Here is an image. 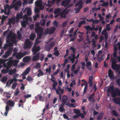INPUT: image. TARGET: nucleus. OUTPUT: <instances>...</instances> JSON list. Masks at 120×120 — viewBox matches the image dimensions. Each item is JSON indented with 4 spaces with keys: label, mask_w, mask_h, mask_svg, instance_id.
<instances>
[{
    "label": "nucleus",
    "mask_w": 120,
    "mask_h": 120,
    "mask_svg": "<svg viewBox=\"0 0 120 120\" xmlns=\"http://www.w3.org/2000/svg\"><path fill=\"white\" fill-rule=\"evenodd\" d=\"M107 91L108 96H110L109 92L111 93V96L113 97L120 96V90L118 89H116L114 90V88L112 86L110 87L108 89Z\"/></svg>",
    "instance_id": "nucleus-1"
},
{
    "label": "nucleus",
    "mask_w": 120,
    "mask_h": 120,
    "mask_svg": "<svg viewBox=\"0 0 120 120\" xmlns=\"http://www.w3.org/2000/svg\"><path fill=\"white\" fill-rule=\"evenodd\" d=\"M71 11V10H69L67 11V8L63 10L62 9L59 8L55 10L54 11V13L57 15H60V17L62 18H65L66 15Z\"/></svg>",
    "instance_id": "nucleus-2"
},
{
    "label": "nucleus",
    "mask_w": 120,
    "mask_h": 120,
    "mask_svg": "<svg viewBox=\"0 0 120 120\" xmlns=\"http://www.w3.org/2000/svg\"><path fill=\"white\" fill-rule=\"evenodd\" d=\"M39 25V22H36V23L35 26L36 27L35 28V31L37 34V39L41 38L43 31V29L42 28L38 27Z\"/></svg>",
    "instance_id": "nucleus-3"
},
{
    "label": "nucleus",
    "mask_w": 120,
    "mask_h": 120,
    "mask_svg": "<svg viewBox=\"0 0 120 120\" xmlns=\"http://www.w3.org/2000/svg\"><path fill=\"white\" fill-rule=\"evenodd\" d=\"M116 52H115L113 53V56L112 55L111 56V59L112 68L114 70H117V68L116 64L117 61L116 59L117 58V57L116 56Z\"/></svg>",
    "instance_id": "nucleus-4"
},
{
    "label": "nucleus",
    "mask_w": 120,
    "mask_h": 120,
    "mask_svg": "<svg viewBox=\"0 0 120 120\" xmlns=\"http://www.w3.org/2000/svg\"><path fill=\"white\" fill-rule=\"evenodd\" d=\"M93 37H94V38H93L92 40V45L94 47H95L97 46V45L96 44V42L97 41L96 40L98 39V35L96 34L94 32H92L90 36L91 38H92Z\"/></svg>",
    "instance_id": "nucleus-5"
},
{
    "label": "nucleus",
    "mask_w": 120,
    "mask_h": 120,
    "mask_svg": "<svg viewBox=\"0 0 120 120\" xmlns=\"http://www.w3.org/2000/svg\"><path fill=\"white\" fill-rule=\"evenodd\" d=\"M15 3H12L10 5V8H14L15 10H18L19 8V6H21L22 3L20 1H19L16 2L15 4Z\"/></svg>",
    "instance_id": "nucleus-6"
},
{
    "label": "nucleus",
    "mask_w": 120,
    "mask_h": 120,
    "mask_svg": "<svg viewBox=\"0 0 120 120\" xmlns=\"http://www.w3.org/2000/svg\"><path fill=\"white\" fill-rule=\"evenodd\" d=\"M23 20H21L20 23L22 26L24 27L26 26V24H29L28 22V17L26 14L23 16Z\"/></svg>",
    "instance_id": "nucleus-7"
},
{
    "label": "nucleus",
    "mask_w": 120,
    "mask_h": 120,
    "mask_svg": "<svg viewBox=\"0 0 120 120\" xmlns=\"http://www.w3.org/2000/svg\"><path fill=\"white\" fill-rule=\"evenodd\" d=\"M82 1V0H80L75 5V7H77L75 9V10L76 11L75 13L78 12L80 9L82 8V5L83 4Z\"/></svg>",
    "instance_id": "nucleus-8"
},
{
    "label": "nucleus",
    "mask_w": 120,
    "mask_h": 120,
    "mask_svg": "<svg viewBox=\"0 0 120 120\" xmlns=\"http://www.w3.org/2000/svg\"><path fill=\"white\" fill-rule=\"evenodd\" d=\"M13 59L12 57H10L9 58V62L7 63V64L10 65L11 64H12L15 66H17L18 63L19 62V60H12Z\"/></svg>",
    "instance_id": "nucleus-9"
},
{
    "label": "nucleus",
    "mask_w": 120,
    "mask_h": 120,
    "mask_svg": "<svg viewBox=\"0 0 120 120\" xmlns=\"http://www.w3.org/2000/svg\"><path fill=\"white\" fill-rule=\"evenodd\" d=\"M7 38L10 39L11 42L14 44H16L17 43L16 40V36L15 34H11V33H10V35L7 36Z\"/></svg>",
    "instance_id": "nucleus-10"
},
{
    "label": "nucleus",
    "mask_w": 120,
    "mask_h": 120,
    "mask_svg": "<svg viewBox=\"0 0 120 120\" xmlns=\"http://www.w3.org/2000/svg\"><path fill=\"white\" fill-rule=\"evenodd\" d=\"M32 45V42H30L29 39L26 40L24 46V48L25 49L30 48Z\"/></svg>",
    "instance_id": "nucleus-11"
},
{
    "label": "nucleus",
    "mask_w": 120,
    "mask_h": 120,
    "mask_svg": "<svg viewBox=\"0 0 120 120\" xmlns=\"http://www.w3.org/2000/svg\"><path fill=\"white\" fill-rule=\"evenodd\" d=\"M71 0H65L62 2L61 4L65 7H67L68 8H69L73 5L72 4H69Z\"/></svg>",
    "instance_id": "nucleus-12"
},
{
    "label": "nucleus",
    "mask_w": 120,
    "mask_h": 120,
    "mask_svg": "<svg viewBox=\"0 0 120 120\" xmlns=\"http://www.w3.org/2000/svg\"><path fill=\"white\" fill-rule=\"evenodd\" d=\"M42 2L41 0H37L35 3V4L36 6L40 8V10H42L43 9L44 7L42 6Z\"/></svg>",
    "instance_id": "nucleus-13"
},
{
    "label": "nucleus",
    "mask_w": 120,
    "mask_h": 120,
    "mask_svg": "<svg viewBox=\"0 0 120 120\" xmlns=\"http://www.w3.org/2000/svg\"><path fill=\"white\" fill-rule=\"evenodd\" d=\"M4 68L1 70V72L2 73H6L8 72L9 71V69L8 68H10L11 67V65H9L8 64L7 65H6L5 64H3Z\"/></svg>",
    "instance_id": "nucleus-14"
},
{
    "label": "nucleus",
    "mask_w": 120,
    "mask_h": 120,
    "mask_svg": "<svg viewBox=\"0 0 120 120\" xmlns=\"http://www.w3.org/2000/svg\"><path fill=\"white\" fill-rule=\"evenodd\" d=\"M28 53V52H25L23 53L20 52L16 54V57L17 59H20L23 56L27 54Z\"/></svg>",
    "instance_id": "nucleus-15"
},
{
    "label": "nucleus",
    "mask_w": 120,
    "mask_h": 120,
    "mask_svg": "<svg viewBox=\"0 0 120 120\" xmlns=\"http://www.w3.org/2000/svg\"><path fill=\"white\" fill-rule=\"evenodd\" d=\"M10 50L6 52L5 54L2 55V57L3 58H7L9 55H10L11 53V51L12 50V48H10Z\"/></svg>",
    "instance_id": "nucleus-16"
},
{
    "label": "nucleus",
    "mask_w": 120,
    "mask_h": 120,
    "mask_svg": "<svg viewBox=\"0 0 120 120\" xmlns=\"http://www.w3.org/2000/svg\"><path fill=\"white\" fill-rule=\"evenodd\" d=\"M75 56L74 54H71L70 56L68 57V60L71 61L72 63H74L75 61Z\"/></svg>",
    "instance_id": "nucleus-17"
},
{
    "label": "nucleus",
    "mask_w": 120,
    "mask_h": 120,
    "mask_svg": "<svg viewBox=\"0 0 120 120\" xmlns=\"http://www.w3.org/2000/svg\"><path fill=\"white\" fill-rule=\"evenodd\" d=\"M40 50V48L39 46H37L34 45L32 49V50L33 54H35Z\"/></svg>",
    "instance_id": "nucleus-18"
},
{
    "label": "nucleus",
    "mask_w": 120,
    "mask_h": 120,
    "mask_svg": "<svg viewBox=\"0 0 120 120\" xmlns=\"http://www.w3.org/2000/svg\"><path fill=\"white\" fill-rule=\"evenodd\" d=\"M30 70V67H28L25 70L24 72H23L20 75L21 76H25L28 74Z\"/></svg>",
    "instance_id": "nucleus-19"
},
{
    "label": "nucleus",
    "mask_w": 120,
    "mask_h": 120,
    "mask_svg": "<svg viewBox=\"0 0 120 120\" xmlns=\"http://www.w3.org/2000/svg\"><path fill=\"white\" fill-rule=\"evenodd\" d=\"M15 104V102L11 100L8 101L6 103V105L12 107L14 106Z\"/></svg>",
    "instance_id": "nucleus-20"
},
{
    "label": "nucleus",
    "mask_w": 120,
    "mask_h": 120,
    "mask_svg": "<svg viewBox=\"0 0 120 120\" xmlns=\"http://www.w3.org/2000/svg\"><path fill=\"white\" fill-rule=\"evenodd\" d=\"M21 12V13L20 14L19 13H18L17 14L16 16V20L17 22H18L19 21V19H21L22 17V12Z\"/></svg>",
    "instance_id": "nucleus-21"
},
{
    "label": "nucleus",
    "mask_w": 120,
    "mask_h": 120,
    "mask_svg": "<svg viewBox=\"0 0 120 120\" xmlns=\"http://www.w3.org/2000/svg\"><path fill=\"white\" fill-rule=\"evenodd\" d=\"M84 27L87 30L86 32V34H87V37H89V36L87 34H88V32H89V31H88V30H89L91 31H93L92 29V27L89 25L84 26Z\"/></svg>",
    "instance_id": "nucleus-22"
},
{
    "label": "nucleus",
    "mask_w": 120,
    "mask_h": 120,
    "mask_svg": "<svg viewBox=\"0 0 120 120\" xmlns=\"http://www.w3.org/2000/svg\"><path fill=\"white\" fill-rule=\"evenodd\" d=\"M17 81V79L15 78H14L11 80H9L6 83V85H10L14 81L16 82Z\"/></svg>",
    "instance_id": "nucleus-23"
},
{
    "label": "nucleus",
    "mask_w": 120,
    "mask_h": 120,
    "mask_svg": "<svg viewBox=\"0 0 120 120\" xmlns=\"http://www.w3.org/2000/svg\"><path fill=\"white\" fill-rule=\"evenodd\" d=\"M108 75L111 79H112L114 77V75L111 70L109 69L108 71Z\"/></svg>",
    "instance_id": "nucleus-24"
},
{
    "label": "nucleus",
    "mask_w": 120,
    "mask_h": 120,
    "mask_svg": "<svg viewBox=\"0 0 120 120\" xmlns=\"http://www.w3.org/2000/svg\"><path fill=\"white\" fill-rule=\"evenodd\" d=\"M64 104V103H62L59 106L60 107L59 108V111L61 112H63L64 111V108L63 107Z\"/></svg>",
    "instance_id": "nucleus-25"
},
{
    "label": "nucleus",
    "mask_w": 120,
    "mask_h": 120,
    "mask_svg": "<svg viewBox=\"0 0 120 120\" xmlns=\"http://www.w3.org/2000/svg\"><path fill=\"white\" fill-rule=\"evenodd\" d=\"M9 109H10L9 106L6 105L5 107V112L4 114L5 116H7V115L8 111L9 110Z\"/></svg>",
    "instance_id": "nucleus-26"
},
{
    "label": "nucleus",
    "mask_w": 120,
    "mask_h": 120,
    "mask_svg": "<svg viewBox=\"0 0 120 120\" xmlns=\"http://www.w3.org/2000/svg\"><path fill=\"white\" fill-rule=\"evenodd\" d=\"M112 100L115 103L117 104H120V97L118 98H114Z\"/></svg>",
    "instance_id": "nucleus-27"
},
{
    "label": "nucleus",
    "mask_w": 120,
    "mask_h": 120,
    "mask_svg": "<svg viewBox=\"0 0 120 120\" xmlns=\"http://www.w3.org/2000/svg\"><path fill=\"white\" fill-rule=\"evenodd\" d=\"M91 62L90 61L86 63V66L90 70H91L92 69V68L91 66Z\"/></svg>",
    "instance_id": "nucleus-28"
},
{
    "label": "nucleus",
    "mask_w": 120,
    "mask_h": 120,
    "mask_svg": "<svg viewBox=\"0 0 120 120\" xmlns=\"http://www.w3.org/2000/svg\"><path fill=\"white\" fill-rule=\"evenodd\" d=\"M15 18L14 17L9 19L8 23L9 24L12 23L14 24L15 22Z\"/></svg>",
    "instance_id": "nucleus-29"
},
{
    "label": "nucleus",
    "mask_w": 120,
    "mask_h": 120,
    "mask_svg": "<svg viewBox=\"0 0 120 120\" xmlns=\"http://www.w3.org/2000/svg\"><path fill=\"white\" fill-rule=\"evenodd\" d=\"M4 13L5 14H6L7 13V9L8 8H10V6L8 4H7L4 6Z\"/></svg>",
    "instance_id": "nucleus-30"
},
{
    "label": "nucleus",
    "mask_w": 120,
    "mask_h": 120,
    "mask_svg": "<svg viewBox=\"0 0 120 120\" xmlns=\"http://www.w3.org/2000/svg\"><path fill=\"white\" fill-rule=\"evenodd\" d=\"M101 34L103 35H105V39H106L108 37L107 34L106 32V30L105 29H104L102 30Z\"/></svg>",
    "instance_id": "nucleus-31"
},
{
    "label": "nucleus",
    "mask_w": 120,
    "mask_h": 120,
    "mask_svg": "<svg viewBox=\"0 0 120 120\" xmlns=\"http://www.w3.org/2000/svg\"><path fill=\"white\" fill-rule=\"evenodd\" d=\"M16 71V70L15 69H14L13 70H9V74L10 75H13Z\"/></svg>",
    "instance_id": "nucleus-32"
},
{
    "label": "nucleus",
    "mask_w": 120,
    "mask_h": 120,
    "mask_svg": "<svg viewBox=\"0 0 120 120\" xmlns=\"http://www.w3.org/2000/svg\"><path fill=\"white\" fill-rule=\"evenodd\" d=\"M57 82H55V83H54L52 84V90L55 89L56 91V92L57 93H58V91L57 89L56 88V86L57 85Z\"/></svg>",
    "instance_id": "nucleus-33"
},
{
    "label": "nucleus",
    "mask_w": 120,
    "mask_h": 120,
    "mask_svg": "<svg viewBox=\"0 0 120 120\" xmlns=\"http://www.w3.org/2000/svg\"><path fill=\"white\" fill-rule=\"evenodd\" d=\"M30 59L29 56H26L24 57L23 59V60L25 62H29L30 61Z\"/></svg>",
    "instance_id": "nucleus-34"
},
{
    "label": "nucleus",
    "mask_w": 120,
    "mask_h": 120,
    "mask_svg": "<svg viewBox=\"0 0 120 120\" xmlns=\"http://www.w3.org/2000/svg\"><path fill=\"white\" fill-rule=\"evenodd\" d=\"M27 12L28 15L29 16L31 15L32 14V11L30 8L28 7Z\"/></svg>",
    "instance_id": "nucleus-35"
},
{
    "label": "nucleus",
    "mask_w": 120,
    "mask_h": 120,
    "mask_svg": "<svg viewBox=\"0 0 120 120\" xmlns=\"http://www.w3.org/2000/svg\"><path fill=\"white\" fill-rule=\"evenodd\" d=\"M51 67L52 66L51 65H49V68L45 69L46 72L49 73H50L51 70Z\"/></svg>",
    "instance_id": "nucleus-36"
},
{
    "label": "nucleus",
    "mask_w": 120,
    "mask_h": 120,
    "mask_svg": "<svg viewBox=\"0 0 120 120\" xmlns=\"http://www.w3.org/2000/svg\"><path fill=\"white\" fill-rule=\"evenodd\" d=\"M39 56L38 55H37L35 56H34L33 57L32 60L34 61H36L38 59Z\"/></svg>",
    "instance_id": "nucleus-37"
},
{
    "label": "nucleus",
    "mask_w": 120,
    "mask_h": 120,
    "mask_svg": "<svg viewBox=\"0 0 120 120\" xmlns=\"http://www.w3.org/2000/svg\"><path fill=\"white\" fill-rule=\"evenodd\" d=\"M55 30V27H52L50 29V30L49 31V34H51Z\"/></svg>",
    "instance_id": "nucleus-38"
},
{
    "label": "nucleus",
    "mask_w": 120,
    "mask_h": 120,
    "mask_svg": "<svg viewBox=\"0 0 120 120\" xmlns=\"http://www.w3.org/2000/svg\"><path fill=\"white\" fill-rule=\"evenodd\" d=\"M67 96H64L63 97V99L62 100V102L64 104H65L66 102V101L67 100Z\"/></svg>",
    "instance_id": "nucleus-39"
},
{
    "label": "nucleus",
    "mask_w": 120,
    "mask_h": 120,
    "mask_svg": "<svg viewBox=\"0 0 120 120\" xmlns=\"http://www.w3.org/2000/svg\"><path fill=\"white\" fill-rule=\"evenodd\" d=\"M35 37V33H32L30 36V38L31 40H34Z\"/></svg>",
    "instance_id": "nucleus-40"
},
{
    "label": "nucleus",
    "mask_w": 120,
    "mask_h": 120,
    "mask_svg": "<svg viewBox=\"0 0 120 120\" xmlns=\"http://www.w3.org/2000/svg\"><path fill=\"white\" fill-rule=\"evenodd\" d=\"M8 18L7 16H5L4 15L2 16V18L1 19V24H3V22L6 20V19Z\"/></svg>",
    "instance_id": "nucleus-41"
},
{
    "label": "nucleus",
    "mask_w": 120,
    "mask_h": 120,
    "mask_svg": "<svg viewBox=\"0 0 120 120\" xmlns=\"http://www.w3.org/2000/svg\"><path fill=\"white\" fill-rule=\"evenodd\" d=\"M39 98L40 100L42 101H44L42 100V98L40 95H38L35 97V98L36 100H38V98Z\"/></svg>",
    "instance_id": "nucleus-42"
},
{
    "label": "nucleus",
    "mask_w": 120,
    "mask_h": 120,
    "mask_svg": "<svg viewBox=\"0 0 120 120\" xmlns=\"http://www.w3.org/2000/svg\"><path fill=\"white\" fill-rule=\"evenodd\" d=\"M39 72L37 76L38 77L43 75H44L43 73L40 70H39Z\"/></svg>",
    "instance_id": "nucleus-43"
},
{
    "label": "nucleus",
    "mask_w": 120,
    "mask_h": 120,
    "mask_svg": "<svg viewBox=\"0 0 120 120\" xmlns=\"http://www.w3.org/2000/svg\"><path fill=\"white\" fill-rule=\"evenodd\" d=\"M57 90L58 93H57V94H60L59 91L61 92V93H62L63 92V89H62L61 88L60 86L58 87V89Z\"/></svg>",
    "instance_id": "nucleus-44"
},
{
    "label": "nucleus",
    "mask_w": 120,
    "mask_h": 120,
    "mask_svg": "<svg viewBox=\"0 0 120 120\" xmlns=\"http://www.w3.org/2000/svg\"><path fill=\"white\" fill-rule=\"evenodd\" d=\"M40 24L41 25L44 26L45 25V21L44 19H42L40 21Z\"/></svg>",
    "instance_id": "nucleus-45"
},
{
    "label": "nucleus",
    "mask_w": 120,
    "mask_h": 120,
    "mask_svg": "<svg viewBox=\"0 0 120 120\" xmlns=\"http://www.w3.org/2000/svg\"><path fill=\"white\" fill-rule=\"evenodd\" d=\"M8 78L7 77L5 76L2 78L0 81L2 82H5L7 80Z\"/></svg>",
    "instance_id": "nucleus-46"
},
{
    "label": "nucleus",
    "mask_w": 120,
    "mask_h": 120,
    "mask_svg": "<svg viewBox=\"0 0 120 120\" xmlns=\"http://www.w3.org/2000/svg\"><path fill=\"white\" fill-rule=\"evenodd\" d=\"M99 22V20L98 19H93L92 22L93 24L96 23L98 24Z\"/></svg>",
    "instance_id": "nucleus-47"
},
{
    "label": "nucleus",
    "mask_w": 120,
    "mask_h": 120,
    "mask_svg": "<svg viewBox=\"0 0 120 120\" xmlns=\"http://www.w3.org/2000/svg\"><path fill=\"white\" fill-rule=\"evenodd\" d=\"M111 113L114 116H120L118 114H117L115 110H113L111 111Z\"/></svg>",
    "instance_id": "nucleus-48"
},
{
    "label": "nucleus",
    "mask_w": 120,
    "mask_h": 120,
    "mask_svg": "<svg viewBox=\"0 0 120 120\" xmlns=\"http://www.w3.org/2000/svg\"><path fill=\"white\" fill-rule=\"evenodd\" d=\"M73 112L77 114H79L80 112L79 110L77 109H74L73 110Z\"/></svg>",
    "instance_id": "nucleus-49"
},
{
    "label": "nucleus",
    "mask_w": 120,
    "mask_h": 120,
    "mask_svg": "<svg viewBox=\"0 0 120 120\" xmlns=\"http://www.w3.org/2000/svg\"><path fill=\"white\" fill-rule=\"evenodd\" d=\"M39 16V15L38 14H37L36 15H34L33 16V19L34 20H36L38 18Z\"/></svg>",
    "instance_id": "nucleus-50"
},
{
    "label": "nucleus",
    "mask_w": 120,
    "mask_h": 120,
    "mask_svg": "<svg viewBox=\"0 0 120 120\" xmlns=\"http://www.w3.org/2000/svg\"><path fill=\"white\" fill-rule=\"evenodd\" d=\"M76 67V65L75 64H73L71 68V71H72L74 70Z\"/></svg>",
    "instance_id": "nucleus-51"
},
{
    "label": "nucleus",
    "mask_w": 120,
    "mask_h": 120,
    "mask_svg": "<svg viewBox=\"0 0 120 120\" xmlns=\"http://www.w3.org/2000/svg\"><path fill=\"white\" fill-rule=\"evenodd\" d=\"M60 0H52L51 1V3L53 4H54L56 2V3L58 4Z\"/></svg>",
    "instance_id": "nucleus-52"
},
{
    "label": "nucleus",
    "mask_w": 120,
    "mask_h": 120,
    "mask_svg": "<svg viewBox=\"0 0 120 120\" xmlns=\"http://www.w3.org/2000/svg\"><path fill=\"white\" fill-rule=\"evenodd\" d=\"M7 61L6 59H0V64H1L4 63Z\"/></svg>",
    "instance_id": "nucleus-53"
},
{
    "label": "nucleus",
    "mask_w": 120,
    "mask_h": 120,
    "mask_svg": "<svg viewBox=\"0 0 120 120\" xmlns=\"http://www.w3.org/2000/svg\"><path fill=\"white\" fill-rule=\"evenodd\" d=\"M18 83H15L12 85L11 87L13 89H14L17 86Z\"/></svg>",
    "instance_id": "nucleus-54"
},
{
    "label": "nucleus",
    "mask_w": 120,
    "mask_h": 120,
    "mask_svg": "<svg viewBox=\"0 0 120 120\" xmlns=\"http://www.w3.org/2000/svg\"><path fill=\"white\" fill-rule=\"evenodd\" d=\"M103 113H101L100 115L98 116V120L101 119L103 116Z\"/></svg>",
    "instance_id": "nucleus-55"
},
{
    "label": "nucleus",
    "mask_w": 120,
    "mask_h": 120,
    "mask_svg": "<svg viewBox=\"0 0 120 120\" xmlns=\"http://www.w3.org/2000/svg\"><path fill=\"white\" fill-rule=\"evenodd\" d=\"M105 26L107 30L109 31L110 30L111 28L110 27V25L109 24H106Z\"/></svg>",
    "instance_id": "nucleus-56"
},
{
    "label": "nucleus",
    "mask_w": 120,
    "mask_h": 120,
    "mask_svg": "<svg viewBox=\"0 0 120 120\" xmlns=\"http://www.w3.org/2000/svg\"><path fill=\"white\" fill-rule=\"evenodd\" d=\"M87 83H86L85 84V87L84 90V92L85 93L87 91Z\"/></svg>",
    "instance_id": "nucleus-57"
},
{
    "label": "nucleus",
    "mask_w": 120,
    "mask_h": 120,
    "mask_svg": "<svg viewBox=\"0 0 120 120\" xmlns=\"http://www.w3.org/2000/svg\"><path fill=\"white\" fill-rule=\"evenodd\" d=\"M94 95V94H92L89 98V100L90 101L92 100L93 98V96Z\"/></svg>",
    "instance_id": "nucleus-58"
},
{
    "label": "nucleus",
    "mask_w": 120,
    "mask_h": 120,
    "mask_svg": "<svg viewBox=\"0 0 120 120\" xmlns=\"http://www.w3.org/2000/svg\"><path fill=\"white\" fill-rule=\"evenodd\" d=\"M49 28H47L45 31L44 32V34L45 35H46L48 34H49Z\"/></svg>",
    "instance_id": "nucleus-59"
},
{
    "label": "nucleus",
    "mask_w": 120,
    "mask_h": 120,
    "mask_svg": "<svg viewBox=\"0 0 120 120\" xmlns=\"http://www.w3.org/2000/svg\"><path fill=\"white\" fill-rule=\"evenodd\" d=\"M18 35V38L19 39H20L21 38V35L20 34L19 32L18 31L17 32Z\"/></svg>",
    "instance_id": "nucleus-60"
},
{
    "label": "nucleus",
    "mask_w": 120,
    "mask_h": 120,
    "mask_svg": "<svg viewBox=\"0 0 120 120\" xmlns=\"http://www.w3.org/2000/svg\"><path fill=\"white\" fill-rule=\"evenodd\" d=\"M75 84L76 83L75 81H72V82H71L70 84V86L71 87H73V85H75Z\"/></svg>",
    "instance_id": "nucleus-61"
},
{
    "label": "nucleus",
    "mask_w": 120,
    "mask_h": 120,
    "mask_svg": "<svg viewBox=\"0 0 120 120\" xmlns=\"http://www.w3.org/2000/svg\"><path fill=\"white\" fill-rule=\"evenodd\" d=\"M82 36V35L81 36V35H79V38H81V39H78V40L79 42H80L81 41H82L84 37H83V36Z\"/></svg>",
    "instance_id": "nucleus-62"
},
{
    "label": "nucleus",
    "mask_w": 120,
    "mask_h": 120,
    "mask_svg": "<svg viewBox=\"0 0 120 120\" xmlns=\"http://www.w3.org/2000/svg\"><path fill=\"white\" fill-rule=\"evenodd\" d=\"M40 64L39 63H37L34 67L37 69L40 68Z\"/></svg>",
    "instance_id": "nucleus-63"
},
{
    "label": "nucleus",
    "mask_w": 120,
    "mask_h": 120,
    "mask_svg": "<svg viewBox=\"0 0 120 120\" xmlns=\"http://www.w3.org/2000/svg\"><path fill=\"white\" fill-rule=\"evenodd\" d=\"M54 54L55 55L58 56L59 55V52L58 50H56V51H54Z\"/></svg>",
    "instance_id": "nucleus-64"
}]
</instances>
